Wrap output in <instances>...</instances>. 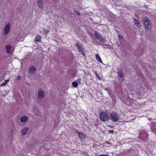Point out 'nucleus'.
I'll return each instance as SVG.
<instances>
[{"instance_id":"obj_25","label":"nucleus","mask_w":156,"mask_h":156,"mask_svg":"<svg viewBox=\"0 0 156 156\" xmlns=\"http://www.w3.org/2000/svg\"><path fill=\"white\" fill-rule=\"evenodd\" d=\"M119 38H120V39H122L123 38V36L122 35H119Z\"/></svg>"},{"instance_id":"obj_3","label":"nucleus","mask_w":156,"mask_h":156,"mask_svg":"<svg viewBox=\"0 0 156 156\" xmlns=\"http://www.w3.org/2000/svg\"><path fill=\"white\" fill-rule=\"evenodd\" d=\"M147 136V133L144 130H141L140 133L139 137L142 140L145 139Z\"/></svg>"},{"instance_id":"obj_12","label":"nucleus","mask_w":156,"mask_h":156,"mask_svg":"<svg viewBox=\"0 0 156 156\" xmlns=\"http://www.w3.org/2000/svg\"><path fill=\"white\" fill-rule=\"evenodd\" d=\"M95 57L96 59L98 62L101 63H102L101 58L98 54H96L95 55Z\"/></svg>"},{"instance_id":"obj_13","label":"nucleus","mask_w":156,"mask_h":156,"mask_svg":"<svg viewBox=\"0 0 156 156\" xmlns=\"http://www.w3.org/2000/svg\"><path fill=\"white\" fill-rule=\"evenodd\" d=\"M11 46L10 45H8L6 46V51L8 53H9L11 51Z\"/></svg>"},{"instance_id":"obj_23","label":"nucleus","mask_w":156,"mask_h":156,"mask_svg":"<svg viewBox=\"0 0 156 156\" xmlns=\"http://www.w3.org/2000/svg\"><path fill=\"white\" fill-rule=\"evenodd\" d=\"M94 35H95V36L97 37H99V34L97 32H95L94 33Z\"/></svg>"},{"instance_id":"obj_15","label":"nucleus","mask_w":156,"mask_h":156,"mask_svg":"<svg viewBox=\"0 0 156 156\" xmlns=\"http://www.w3.org/2000/svg\"><path fill=\"white\" fill-rule=\"evenodd\" d=\"M34 41H36L41 42V39L40 36L39 35H37Z\"/></svg>"},{"instance_id":"obj_22","label":"nucleus","mask_w":156,"mask_h":156,"mask_svg":"<svg viewBox=\"0 0 156 156\" xmlns=\"http://www.w3.org/2000/svg\"><path fill=\"white\" fill-rule=\"evenodd\" d=\"M151 130L154 133H156V128L153 127H151Z\"/></svg>"},{"instance_id":"obj_10","label":"nucleus","mask_w":156,"mask_h":156,"mask_svg":"<svg viewBox=\"0 0 156 156\" xmlns=\"http://www.w3.org/2000/svg\"><path fill=\"white\" fill-rule=\"evenodd\" d=\"M35 71L36 69L35 67L34 66H32L30 67L28 72L30 73H34L35 72Z\"/></svg>"},{"instance_id":"obj_9","label":"nucleus","mask_w":156,"mask_h":156,"mask_svg":"<svg viewBox=\"0 0 156 156\" xmlns=\"http://www.w3.org/2000/svg\"><path fill=\"white\" fill-rule=\"evenodd\" d=\"M77 133L81 140H83L86 137V135L82 133L77 132Z\"/></svg>"},{"instance_id":"obj_19","label":"nucleus","mask_w":156,"mask_h":156,"mask_svg":"<svg viewBox=\"0 0 156 156\" xmlns=\"http://www.w3.org/2000/svg\"><path fill=\"white\" fill-rule=\"evenodd\" d=\"M118 75L121 78L122 77L124 76V74L123 73V72L122 71H120L118 72Z\"/></svg>"},{"instance_id":"obj_17","label":"nucleus","mask_w":156,"mask_h":156,"mask_svg":"<svg viewBox=\"0 0 156 156\" xmlns=\"http://www.w3.org/2000/svg\"><path fill=\"white\" fill-rule=\"evenodd\" d=\"M134 21L135 24L136 25L137 27H139V26L140 22L138 20L135 19H134Z\"/></svg>"},{"instance_id":"obj_11","label":"nucleus","mask_w":156,"mask_h":156,"mask_svg":"<svg viewBox=\"0 0 156 156\" xmlns=\"http://www.w3.org/2000/svg\"><path fill=\"white\" fill-rule=\"evenodd\" d=\"M28 118L26 116H22L20 118V121L22 122H26Z\"/></svg>"},{"instance_id":"obj_8","label":"nucleus","mask_w":156,"mask_h":156,"mask_svg":"<svg viewBox=\"0 0 156 156\" xmlns=\"http://www.w3.org/2000/svg\"><path fill=\"white\" fill-rule=\"evenodd\" d=\"M28 129L27 127H24L22 129L21 131V133L24 136L26 135L28 132Z\"/></svg>"},{"instance_id":"obj_5","label":"nucleus","mask_w":156,"mask_h":156,"mask_svg":"<svg viewBox=\"0 0 156 156\" xmlns=\"http://www.w3.org/2000/svg\"><path fill=\"white\" fill-rule=\"evenodd\" d=\"M44 96V91L41 89H39L38 91V98L40 99H42Z\"/></svg>"},{"instance_id":"obj_6","label":"nucleus","mask_w":156,"mask_h":156,"mask_svg":"<svg viewBox=\"0 0 156 156\" xmlns=\"http://www.w3.org/2000/svg\"><path fill=\"white\" fill-rule=\"evenodd\" d=\"M10 25L9 23L7 24L5 27L4 30V35H6L9 31Z\"/></svg>"},{"instance_id":"obj_18","label":"nucleus","mask_w":156,"mask_h":156,"mask_svg":"<svg viewBox=\"0 0 156 156\" xmlns=\"http://www.w3.org/2000/svg\"><path fill=\"white\" fill-rule=\"evenodd\" d=\"M9 82V80H5L4 82L1 84V86H3L5 85Z\"/></svg>"},{"instance_id":"obj_24","label":"nucleus","mask_w":156,"mask_h":156,"mask_svg":"<svg viewBox=\"0 0 156 156\" xmlns=\"http://www.w3.org/2000/svg\"><path fill=\"white\" fill-rule=\"evenodd\" d=\"M114 132V131L113 130H109L108 131V133H111L112 134Z\"/></svg>"},{"instance_id":"obj_16","label":"nucleus","mask_w":156,"mask_h":156,"mask_svg":"<svg viewBox=\"0 0 156 156\" xmlns=\"http://www.w3.org/2000/svg\"><path fill=\"white\" fill-rule=\"evenodd\" d=\"M38 5L40 8H41L42 6V0H38L37 2Z\"/></svg>"},{"instance_id":"obj_26","label":"nucleus","mask_w":156,"mask_h":156,"mask_svg":"<svg viewBox=\"0 0 156 156\" xmlns=\"http://www.w3.org/2000/svg\"><path fill=\"white\" fill-rule=\"evenodd\" d=\"M21 79V77L20 76H18L17 77V80H20Z\"/></svg>"},{"instance_id":"obj_21","label":"nucleus","mask_w":156,"mask_h":156,"mask_svg":"<svg viewBox=\"0 0 156 156\" xmlns=\"http://www.w3.org/2000/svg\"><path fill=\"white\" fill-rule=\"evenodd\" d=\"M72 85L74 87H76L78 86V83L76 82H73L72 83Z\"/></svg>"},{"instance_id":"obj_7","label":"nucleus","mask_w":156,"mask_h":156,"mask_svg":"<svg viewBox=\"0 0 156 156\" xmlns=\"http://www.w3.org/2000/svg\"><path fill=\"white\" fill-rule=\"evenodd\" d=\"M149 120L152 122L151 127H154L156 126V119H149Z\"/></svg>"},{"instance_id":"obj_2","label":"nucleus","mask_w":156,"mask_h":156,"mask_svg":"<svg viewBox=\"0 0 156 156\" xmlns=\"http://www.w3.org/2000/svg\"><path fill=\"white\" fill-rule=\"evenodd\" d=\"M111 119L114 122L118 121L119 119V117L115 112H112L110 114Z\"/></svg>"},{"instance_id":"obj_20","label":"nucleus","mask_w":156,"mask_h":156,"mask_svg":"<svg viewBox=\"0 0 156 156\" xmlns=\"http://www.w3.org/2000/svg\"><path fill=\"white\" fill-rule=\"evenodd\" d=\"M95 75L97 77L99 80H101V78L100 76L96 72H94Z\"/></svg>"},{"instance_id":"obj_28","label":"nucleus","mask_w":156,"mask_h":156,"mask_svg":"<svg viewBox=\"0 0 156 156\" xmlns=\"http://www.w3.org/2000/svg\"><path fill=\"white\" fill-rule=\"evenodd\" d=\"M76 13H77V14L79 15H80V12H76Z\"/></svg>"},{"instance_id":"obj_27","label":"nucleus","mask_w":156,"mask_h":156,"mask_svg":"<svg viewBox=\"0 0 156 156\" xmlns=\"http://www.w3.org/2000/svg\"><path fill=\"white\" fill-rule=\"evenodd\" d=\"M99 156H109V155L107 154H101Z\"/></svg>"},{"instance_id":"obj_4","label":"nucleus","mask_w":156,"mask_h":156,"mask_svg":"<svg viewBox=\"0 0 156 156\" xmlns=\"http://www.w3.org/2000/svg\"><path fill=\"white\" fill-rule=\"evenodd\" d=\"M151 21L148 19H146L144 22V25L145 27V28L147 30H148L149 28L150 23Z\"/></svg>"},{"instance_id":"obj_14","label":"nucleus","mask_w":156,"mask_h":156,"mask_svg":"<svg viewBox=\"0 0 156 156\" xmlns=\"http://www.w3.org/2000/svg\"><path fill=\"white\" fill-rule=\"evenodd\" d=\"M76 46L79 50L81 51H82L83 50V48L82 47L83 46H82V45L81 44L78 43H77L76 44Z\"/></svg>"},{"instance_id":"obj_1","label":"nucleus","mask_w":156,"mask_h":156,"mask_svg":"<svg viewBox=\"0 0 156 156\" xmlns=\"http://www.w3.org/2000/svg\"><path fill=\"white\" fill-rule=\"evenodd\" d=\"M100 119L101 121L105 122L109 119V115L105 112H102L99 114Z\"/></svg>"}]
</instances>
